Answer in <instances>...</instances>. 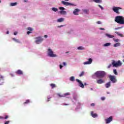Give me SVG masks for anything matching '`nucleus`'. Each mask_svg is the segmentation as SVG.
Instances as JSON below:
<instances>
[{
  "label": "nucleus",
  "instance_id": "nucleus-1",
  "mask_svg": "<svg viewBox=\"0 0 124 124\" xmlns=\"http://www.w3.org/2000/svg\"><path fill=\"white\" fill-rule=\"evenodd\" d=\"M46 54L47 56L50 58H57L58 57V55L55 54V52L51 48H47Z\"/></svg>",
  "mask_w": 124,
  "mask_h": 124
},
{
  "label": "nucleus",
  "instance_id": "nucleus-2",
  "mask_svg": "<svg viewBox=\"0 0 124 124\" xmlns=\"http://www.w3.org/2000/svg\"><path fill=\"white\" fill-rule=\"evenodd\" d=\"M106 75V74L105 73V72L103 71H98L93 75L92 78H94V76H96V77H101V78H103Z\"/></svg>",
  "mask_w": 124,
  "mask_h": 124
},
{
  "label": "nucleus",
  "instance_id": "nucleus-3",
  "mask_svg": "<svg viewBox=\"0 0 124 124\" xmlns=\"http://www.w3.org/2000/svg\"><path fill=\"white\" fill-rule=\"evenodd\" d=\"M115 21L118 24H120V25H124V17L118 16L115 17Z\"/></svg>",
  "mask_w": 124,
  "mask_h": 124
},
{
  "label": "nucleus",
  "instance_id": "nucleus-4",
  "mask_svg": "<svg viewBox=\"0 0 124 124\" xmlns=\"http://www.w3.org/2000/svg\"><path fill=\"white\" fill-rule=\"evenodd\" d=\"M105 36L108 37V38H113V41H114V42H116V43L120 42L119 39L114 38L115 37V36H114L113 35H111L108 33H106L105 34Z\"/></svg>",
  "mask_w": 124,
  "mask_h": 124
},
{
  "label": "nucleus",
  "instance_id": "nucleus-5",
  "mask_svg": "<svg viewBox=\"0 0 124 124\" xmlns=\"http://www.w3.org/2000/svg\"><path fill=\"white\" fill-rule=\"evenodd\" d=\"M111 63L113 67H119V66H121L123 64V63L120 61H112Z\"/></svg>",
  "mask_w": 124,
  "mask_h": 124
},
{
  "label": "nucleus",
  "instance_id": "nucleus-6",
  "mask_svg": "<svg viewBox=\"0 0 124 124\" xmlns=\"http://www.w3.org/2000/svg\"><path fill=\"white\" fill-rule=\"evenodd\" d=\"M122 9V7H120L113 6L112 8V10H113V11L115 13H116L117 14H120L119 11Z\"/></svg>",
  "mask_w": 124,
  "mask_h": 124
},
{
  "label": "nucleus",
  "instance_id": "nucleus-7",
  "mask_svg": "<svg viewBox=\"0 0 124 124\" xmlns=\"http://www.w3.org/2000/svg\"><path fill=\"white\" fill-rule=\"evenodd\" d=\"M60 11L59 12V13L61 14V15H66L67 13L66 11H64L65 10V8L63 7H59Z\"/></svg>",
  "mask_w": 124,
  "mask_h": 124
},
{
  "label": "nucleus",
  "instance_id": "nucleus-8",
  "mask_svg": "<svg viewBox=\"0 0 124 124\" xmlns=\"http://www.w3.org/2000/svg\"><path fill=\"white\" fill-rule=\"evenodd\" d=\"M43 41V38L41 37H37L35 38V43L36 44H40Z\"/></svg>",
  "mask_w": 124,
  "mask_h": 124
},
{
  "label": "nucleus",
  "instance_id": "nucleus-9",
  "mask_svg": "<svg viewBox=\"0 0 124 124\" xmlns=\"http://www.w3.org/2000/svg\"><path fill=\"white\" fill-rule=\"evenodd\" d=\"M76 81L78 83V86L80 88H82V89H84V88H85V85H84V84H83V82H82L80 80L77 78L76 79Z\"/></svg>",
  "mask_w": 124,
  "mask_h": 124
},
{
  "label": "nucleus",
  "instance_id": "nucleus-10",
  "mask_svg": "<svg viewBox=\"0 0 124 124\" xmlns=\"http://www.w3.org/2000/svg\"><path fill=\"white\" fill-rule=\"evenodd\" d=\"M62 4H63L64 5H66V6H74V5H75L74 4L72 3H69L68 2H66L64 1H62Z\"/></svg>",
  "mask_w": 124,
  "mask_h": 124
},
{
  "label": "nucleus",
  "instance_id": "nucleus-11",
  "mask_svg": "<svg viewBox=\"0 0 124 124\" xmlns=\"http://www.w3.org/2000/svg\"><path fill=\"white\" fill-rule=\"evenodd\" d=\"M109 78L112 83H116V82H117V78H116L115 76H109Z\"/></svg>",
  "mask_w": 124,
  "mask_h": 124
},
{
  "label": "nucleus",
  "instance_id": "nucleus-12",
  "mask_svg": "<svg viewBox=\"0 0 124 124\" xmlns=\"http://www.w3.org/2000/svg\"><path fill=\"white\" fill-rule=\"evenodd\" d=\"M106 124H110L111 122L113 121V117L112 116L109 117L105 120Z\"/></svg>",
  "mask_w": 124,
  "mask_h": 124
},
{
  "label": "nucleus",
  "instance_id": "nucleus-13",
  "mask_svg": "<svg viewBox=\"0 0 124 124\" xmlns=\"http://www.w3.org/2000/svg\"><path fill=\"white\" fill-rule=\"evenodd\" d=\"M57 95H59L60 97H67V95H70V93H64L62 95L61 94V93H58Z\"/></svg>",
  "mask_w": 124,
  "mask_h": 124
},
{
  "label": "nucleus",
  "instance_id": "nucleus-14",
  "mask_svg": "<svg viewBox=\"0 0 124 124\" xmlns=\"http://www.w3.org/2000/svg\"><path fill=\"white\" fill-rule=\"evenodd\" d=\"M92 62H93V59H92V58H90L88 60V61L83 62V64L84 65H86L87 64H91Z\"/></svg>",
  "mask_w": 124,
  "mask_h": 124
},
{
  "label": "nucleus",
  "instance_id": "nucleus-15",
  "mask_svg": "<svg viewBox=\"0 0 124 124\" xmlns=\"http://www.w3.org/2000/svg\"><path fill=\"white\" fill-rule=\"evenodd\" d=\"M3 83H4V77L0 75V85H3Z\"/></svg>",
  "mask_w": 124,
  "mask_h": 124
},
{
  "label": "nucleus",
  "instance_id": "nucleus-16",
  "mask_svg": "<svg viewBox=\"0 0 124 124\" xmlns=\"http://www.w3.org/2000/svg\"><path fill=\"white\" fill-rule=\"evenodd\" d=\"M96 83L97 84H103V83H105V81L102 78H100L96 80Z\"/></svg>",
  "mask_w": 124,
  "mask_h": 124
},
{
  "label": "nucleus",
  "instance_id": "nucleus-17",
  "mask_svg": "<svg viewBox=\"0 0 124 124\" xmlns=\"http://www.w3.org/2000/svg\"><path fill=\"white\" fill-rule=\"evenodd\" d=\"M16 74H17V75H23L24 74V72H23V71H22L21 70H17L16 72Z\"/></svg>",
  "mask_w": 124,
  "mask_h": 124
},
{
  "label": "nucleus",
  "instance_id": "nucleus-18",
  "mask_svg": "<svg viewBox=\"0 0 124 124\" xmlns=\"http://www.w3.org/2000/svg\"><path fill=\"white\" fill-rule=\"evenodd\" d=\"M80 11V10L79 9H76L75 10L73 11V13L74 15H78V13Z\"/></svg>",
  "mask_w": 124,
  "mask_h": 124
},
{
  "label": "nucleus",
  "instance_id": "nucleus-19",
  "mask_svg": "<svg viewBox=\"0 0 124 124\" xmlns=\"http://www.w3.org/2000/svg\"><path fill=\"white\" fill-rule=\"evenodd\" d=\"M91 115L93 118H97L98 117L97 114H96V113H94L93 111H91Z\"/></svg>",
  "mask_w": 124,
  "mask_h": 124
},
{
  "label": "nucleus",
  "instance_id": "nucleus-20",
  "mask_svg": "<svg viewBox=\"0 0 124 124\" xmlns=\"http://www.w3.org/2000/svg\"><path fill=\"white\" fill-rule=\"evenodd\" d=\"M62 64H62L59 65V67L60 69H62L63 66H66V65H67V63L66 62H63Z\"/></svg>",
  "mask_w": 124,
  "mask_h": 124
},
{
  "label": "nucleus",
  "instance_id": "nucleus-21",
  "mask_svg": "<svg viewBox=\"0 0 124 124\" xmlns=\"http://www.w3.org/2000/svg\"><path fill=\"white\" fill-rule=\"evenodd\" d=\"M69 81L71 82H75V77L72 76L69 78Z\"/></svg>",
  "mask_w": 124,
  "mask_h": 124
},
{
  "label": "nucleus",
  "instance_id": "nucleus-22",
  "mask_svg": "<svg viewBox=\"0 0 124 124\" xmlns=\"http://www.w3.org/2000/svg\"><path fill=\"white\" fill-rule=\"evenodd\" d=\"M115 33L117 34V35L120 37H124V34L121 33L120 32L115 31Z\"/></svg>",
  "mask_w": 124,
  "mask_h": 124
},
{
  "label": "nucleus",
  "instance_id": "nucleus-23",
  "mask_svg": "<svg viewBox=\"0 0 124 124\" xmlns=\"http://www.w3.org/2000/svg\"><path fill=\"white\" fill-rule=\"evenodd\" d=\"M82 11L85 14H89V13H90V10H89V9H84L82 10Z\"/></svg>",
  "mask_w": 124,
  "mask_h": 124
},
{
  "label": "nucleus",
  "instance_id": "nucleus-24",
  "mask_svg": "<svg viewBox=\"0 0 124 124\" xmlns=\"http://www.w3.org/2000/svg\"><path fill=\"white\" fill-rule=\"evenodd\" d=\"M64 21V18L63 17H61L57 20V22L58 23H62V22H63Z\"/></svg>",
  "mask_w": 124,
  "mask_h": 124
},
{
  "label": "nucleus",
  "instance_id": "nucleus-25",
  "mask_svg": "<svg viewBox=\"0 0 124 124\" xmlns=\"http://www.w3.org/2000/svg\"><path fill=\"white\" fill-rule=\"evenodd\" d=\"M92 1L95 2V3H101L102 0H92Z\"/></svg>",
  "mask_w": 124,
  "mask_h": 124
},
{
  "label": "nucleus",
  "instance_id": "nucleus-26",
  "mask_svg": "<svg viewBox=\"0 0 124 124\" xmlns=\"http://www.w3.org/2000/svg\"><path fill=\"white\" fill-rule=\"evenodd\" d=\"M110 86H111V82H108V83H107L106 84V85H105V87H106V88H107V89L108 88H109L110 87Z\"/></svg>",
  "mask_w": 124,
  "mask_h": 124
},
{
  "label": "nucleus",
  "instance_id": "nucleus-27",
  "mask_svg": "<svg viewBox=\"0 0 124 124\" xmlns=\"http://www.w3.org/2000/svg\"><path fill=\"white\" fill-rule=\"evenodd\" d=\"M111 45V43H107L103 45V47H108Z\"/></svg>",
  "mask_w": 124,
  "mask_h": 124
},
{
  "label": "nucleus",
  "instance_id": "nucleus-28",
  "mask_svg": "<svg viewBox=\"0 0 124 124\" xmlns=\"http://www.w3.org/2000/svg\"><path fill=\"white\" fill-rule=\"evenodd\" d=\"M121 46L120 43H116L113 45V47H120Z\"/></svg>",
  "mask_w": 124,
  "mask_h": 124
},
{
  "label": "nucleus",
  "instance_id": "nucleus-29",
  "mask_svg": "<svg viewBox=\"0 0 124 124\" xmlns=\"http://www.w3.org/2000/svg\"><path fill=\"white\" fill-rule=\"evenodd\" d=\"M13 40H14V41H15V42H16V43H21V41H20V40L15 38H13Z\"/></svg>",
  "mask_w": 124,
  "mask_h": 124
},
{
  "label": "nucleus",
  "instance_id": "nucleus-30",
  "mask_svg": "<svg viewBox=\"0 0 124 124\" xmlns=\"http://www.w3.org/2000/svg\"><path fill=\"white\" fill-rule=\"evenodd\" d=\"M78 50H85V47L83 46H79L77 47Z\"/></svg>",
  "mask_w": 124,
  "mask_h": 124
},
{
  "label": "nucleus",
  "instance_id": "nucleus-31",
  "mask_svg": "<svg viewBox=\"0 0 124 124\" xmlns=\"http://www.w3.org/2000/svg\"><path fill=\"white\" fill-rule=\"evenodd\" d=\"M17 4L18 3L17 2L10 3V5L11 6H16V5H17Z\"/></svg>",
  "mask_w": 124,
  "mask_h": 124
},
{
  "label": "nucleus",
  "instance_id": "nucleus-32",
  "mask_svg": "<svg viewBox=\"0 0 124 124\" xmlns=\"http://www.w3.org/2000/svg\"><path fill=\"white\" fill-rule=\"evenodd\" d=\"M52 11H54V12H58V8H55V7H53L52 8Z\"/></svg>",
  "mask_w": 124,
  "mask_h": 124
},
{
  "label": "nucleus",
  "instance_id": "nucleus-33",
  "mask_svg": "<svg viewBox=\"0 0 124 124\" xmlns=\"http://www.w3.org/2000/svg\"><path fill=\"white\" fill-rule=\"evenodd\" d=\"M50 86L51 87L52 89H54V88H56V84H51Z\"/></svg>",
  "mask_w": 124,
  "mask_h": 124
},
{
  "label": "nucleus",
  "instance_id": "nucleus-34",
  "mask_svg": "<svg viewBox=\"0 0 124 124\" xmlns=\"http://www.w3.org/2000/svg\"><path fill=\"white\" fill-rule=\"evenodd\" d=\"M84 74H85V72H82L79 75V77H82V76H83Z\"/></svg>",
  "mask_w": 124,
  "mask_h": 124
},
{
  "label": "nucleus",
  "instance_id": "nucleus-35",
  "mask_svg": "<svg viewBox=\"0 0 124 124\" xmlns=\"http://www.w3.org/2000/svg\"><path fill=\"white\" fill-rule=\"evenodd\" d=\"M30 102H31L30 100H27L26 102L23 103V104H28V103H30Z\"/></svg>",
  "mask_w": 124,
  "mask_h": 124
},
{
  "label": "nucleus",
  "instance_id": "nucleus-36",
  "mask_svg": "<svg viewBox=\"0 0 124 124\" xmlns=\"http://www.w3.org/2000/svg\"><path fill=\"white\" fill-rule=\"evenodd\" d=\"M113 73H114L115 75H118V72H117V70L114 69V70H113Z\"/></svg>",
  "mask_w": 124,
  "mask_h": 124
},
{
  "label": "nucleus",
  "instance_id": "nucleus-37",
  "mask_svg": "<svg viewBox=\"0 0 124 124\" xmlns=\"http://www.w3.org/2000/svg\"><path fill=\"white\" fill-rule=\"evenodd\" d=\"M121 29H123V27H118L114 29L115 31H118V30H121Z\"/></svg>",
  "mask_w": 124,
  "mask_h": 124
},
{
  "label": "nucleus",
  "instance_id": "nucleus-38",
  "mask_svg": "<svg viewBox=\"0 0 124 124\" xmlns=\"http://www.w3.org/2000/svg\"><path fill=\"white\" fill-rule=\"evenodd\" d=\"M28 31H33V29L31 27H29L28 28Z\"/></svg>",
  "mask_w": 124,
  "mask_h": 124
},
{
  "label": "nucleus",
  "instance_id": "nucleus-39",
  "mask_svg": "<svg viewBox=\"0 0 124 124\" xmlns=\"http://www.w3.org/2000/svg\"><path fill=\"white\" fill-rule=\"evenodd\" d=\"M98 6H99V7H100V8H101V9L102 10H103V9H104V8H103V7H102L101 5H98Z\"/></svg>",
  "mask_w": 124,
  "mask_h": 124
},
{
  "label": "nucleus",
  "instance_id": "nucleus-40",
  "mask_svg": "<svg viewBox=\"0 0 124 124\" xmlns=\"http://www.w3.org/2000/svg\"><path fill=\"white\" fill-rule=\"evenodd\" d=\"M101 100H102L103 101L106 99V98H105V97H101Z\"/></svg>",
  "mask_w": 124,
  "mask_h": 124
},
{
  "label": "nucleus",
  "instance_id": "nucleus-41",
  "mask_svg": "<svg viewBox=\"0 0 124 124\" xmlns=\"http://www.w3.org/2000/svg\"><path fill=\"white\" fill-rule=\"evenodd\" d=\"M10 123V121H6L4 123V124H9Z\"/></svg>",
  "mask_w": 124,
  "mask_h": 124
},
{
  "label": "nucleus",
  "instance_id": "nucleus-42",
  "mask_svg": "<svg viewBox=\"0 0 124 124\" xmlns=\"http://www.w3.org/2000/svg\"><path fill=\"white\" fill-rule=\"evenodd\" d=\"M95 104L94 103H92L91 104V106H92L93 107H94Z\"/></svg>",
  "mask_w": 124,
  "mask_h": 124
},
{
  "label": "nucleus",
  "instance_id": "nucleus-43",
  "mask_svg": "<svg viewBox=\"0 0 124 124\" xmlns=\"http://www.w3.org/2000/svg\"><path fill=\"white\" fill-rule=\"evenodd\" d=\"M8 118H9V116H8V115H6V116L4 117V119H5V120H6L7 119H8Z\"/></svg>",
  "mask_w": 124,
  "mask_h": 124
},
{
  "label": "nucleus",
  "instance_id": "nucleus-44",
  "mask_svg": "<svg viewBox=\"0 0 124 124\" xmlns=\"http://www.w3.org/2000/svg\"><path fill=\"white\" fill-rule=\"evenodd\" d=\"M17 34H18V32L17 31H16L14 33V35H17Z\"/></svg>",
  "mask_w": 124,
  "mask_h": 124
},
{
  "label": "nucleus",
  "instance_id": "nucleus-45",
  "mask_svg": "<svg viewBox=\"0 0 124 124\" xmlns=\"http://www.w3.org/2000/svg\"><path fill=\"white\" fill-rule=\"evenodd\" d=\"M10 75L11 76V77H14V74L10 73Z\"/></svg>",
  "mask_w": 124,
  "mask_h": 124
},
{
  "label": "nucleus",
  "instance_id": "nucleus-46",
  "mask_svg": "<svg viewBox=\"0 0 124 124\" xmlns=\"http://www.w3.org/2000/svg\"><path fill=\"white\" fill-rule=\"evenodd\" d=\"M97 24H98V25H101V22H100V21H98V22H97Z\"/></svg>",
  "mask_w": 124,
  "mask_h": 124
},
{
  "label": "nucleus",
  "instance_id": "nucleus-47",
  "mask_svg": "<svg viewBox=\"0 0 124 124\" xmlns=\"http://www.w3.org/2000/svg\"><path fill=\"white\" fill-rule=\"evenodd\" d=\"M30 33H31V31H27V34H30Z\"/></svg>",
  "mask_w": 124,
  "mask_h": 124
},
{
  "label": "nucleus",
  "instance_id": "nucleus-48",
  "mask_svg": "<svg viewBox=\"0 0 124 124\" xmlns=\"http://www.w3.org/2000/svg\"><path fill=\"white\" fill-rule=\"evenodd\" d=\"M0 119L1 120H3L4 119V118L3 117H2V116H0Z\"/></svg>",
  "mask_w": 124,
  "mask_h": 124
},
{
  "label": "nucleus",
  "instance_id": "nucleus-49",
  "mask_svg": "<svg viewBox=\"0 0 124 124\" xmlns=\"http://www.w3.org/2000/svg\"><path fill=\"white\" fill-rule=\"evenodd\" d=\"M99 30H100V31H105V29H104V28H99Z\"/></svg>",
  "mask_w": 124,
  "mask_h": 124
},
{
  "label": "nucleus",
  "instance_id": "nucleus-50",
  "mask_svg": "<svg viewBox=\"0 0 124 124\" xmlns=\"http://www.w3.org/2000/svg\"><path fill=\"white\" fill-rule=\"evenodd\" d=\"M112 67V64H110L108 66V68H110V67Z\"/></svg>",
  "mask_w": 124,
  "mask_h": 124
},
{
  "label": "nucleus",
  "instance_id": "nucleus-51",
  "mask_svg": "<svg viewBox=\"0 0 124 124\" xmlns=\"http://www.w3.org/2000/svg\"><path fill=\"white\" fill-rule=\"evenodd\" d=\"M44 37H45V38H47V37H48V35H44Z\"/></svg>",
  "mask_w": 124,
  "mask_h": 124
},
{
  "label": "nucleus",
  "instance_id": "nucleus-52",
  "mask_svg": "<svg viewBox=\"0 0 124 124\" xmlns=\"http://www.w3.org/2000/svg\"><path fill=\"white\" fill-rule=\"evenodd\" d=\"M50 99H51V98H47V101H49Z\"/></svg>",
  "mask_w": 124,
  "mask_h": 124
},
{
  "label": "nucleus",
  "instance_id": "nucleus-53",
  "mask_svg": "<svg viewBox=\"0 0 124 124\" xmlns=\"http://www.w3.org/2000/svg\"><path fill=\"white\" fill-rule=\"evenodd\" d=\"M78 106H79V108H80V106H81V104L80 103H78Z\"/></svg>",
  "mask_w": 124,
  "mask_h": 124
},
{
  "label": "nucleus",
  "instance_id": "nucleus-54",
  "mask_svg": "<svg viewBox=\"0 0 124 124\" xmlns=\"http://www.w3.org/2000/svg\"><path fill=\"white\" fill-rule=\"evenodd\" d=\"M6 34H9V31H7L6 32Z\"/></svg>",
  "mask_w": 124,
  "mask_h": 124
},
{
  "label": "nucleus",
  "instance_id": "nucleus-55",
  "mask_svg": "<svg viewBox=\"0 0 124 124\" xmlns=\"http://www.w3.org/2000/svg\"><path fill=\"white\" fill-rule=\"evenodd\" d=\"M24 2H28V0H24Z\"/></svg>",
  "mask_w": 124,
  "mask_h": 124
},
{
  "label": "nucleus",
  "instance_id": "nucleus-56",
  "mask_svg": "<svg viewBox=\"0 0 124 124\" xmlns=\"http://www.w3.org/2000/svg\"><path fill=\"white\" fill-rule=\"evenodd\" d=\"M62 105H69V104H64V103H63V104H62Z\"/></svg>",
  "mask_w": 124,
  "mask_h": 124
},
{
  "label": "nucleus",
  "instance_id": "nucleus-57",
  "mask_svg": "<svg viewBox=\"0 0 124 124\" xmlns=\"http://www.w3.org/2000/svg\"><path fill=\"white\" fill-rule=\"evenodd\" d=\"M90 90L91 91H93V88H91Z\"/></svg>",
  "mask_w": 124,
  "mask_h": 124
},
{
  "label": "nucleus",
  "instance_id": "nucleus-58",
  "mask_svg": "<svg viewBox=\"0 0 124 124\" xmlns=\"http://www.w3.org/2000/svg\"><path fill=\"white\" fill-rule=\"evenodd\" d=\"M109 93H110V92H107L108 94H109Z\"/></svg>",
  "mask_w": 124,
  "mask_h": 124
},
{
  "label": "nucleus",
  "instance_id": "nucleus-59",
  "mask_svg": "<svg viewBox=\"0 0 124 124\" xmlns=\"http://www.w3.org/2000/svg\"><path fill=\"white\" fill-rule=\"evenodd\" d=\"M73 98H74V99H75V100H76V98L74 97Z\"/></svg>",
  "mask_w": 124,
  "mask_h": 124
},
{
  "label": "nucleus",
  "instance_id": "nucleus-60",
  "mask_svg": "<svg viewBox=\"0 0 124 124\" xmlns=\"http://www.w3.org/2000/svg\"><path fill=\"white\" fill-rule=\"evenodd\" d=\"M87 83H84V86H87Z\"/></svg>",
  "mask_w": 124,
  "mask_h": 124
},
{
  "label": "nucleus",
  "instance_id": "nucleus-61",
  "mask_svg": "<svg viewBox=\"0 0 124 124\" xmlns=\"http://www.w3.org/2000/svg\"><path fill=\"white\" fill-rule=\"evenodd\" d=\"M65 0V1H68V0Z\"/></svg>",
  "mask_w": 124,
  "mask_h": 124
},
{
  "label": "nucleus",
  "instance_id": "nucleus-62",
  "mask_svg": "<svg viewBox=\"0 0 124 124\" xmlns=\"http://www.w3.org/2000/svg\"><path fill=\"white\" fill-rule=\"evenodd\" d=\"M1 3V0H0V3Z\"/></svg>",
  "mask_w": 124,
  "mask_h": 124
},
{
  "label": "nucleus",
  "instance_id": "nucleus-63",
  "mask_svg": "<svg viewBox=\"0 0 124 124\" xmlns=\"http://www.w3.org/2000/svg\"><path fill=\"white\" fill-rule=\"evenodd\" d=\"M61 27H63V26L62 25V26H61Z\"/></svg>",
  "mask_w": 124,
  "mask_h": 124
},
{
  "label": "nucleus",
  "instance_id": "nucleus-64",
  "mask_svg": "<svg viewBox=\"0 0 124 124\" xmlns=\"http://www.w3.org/2000/svg\"><path fill=\"white\" fill-rule=\"evenodd\" d=\"M123 62H124V59L123 60Z\"/></svg>",
  "mask_w": 124,
  "mask_h": 124
}]
</instances>
